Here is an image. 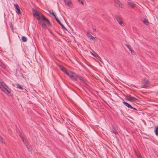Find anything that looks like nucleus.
<instances>
[{
  "instance_id": "9",
  "label": "nucleus",
  "mask_w": 158,
  "mask_h": 158,
  "mask_svg": "<svg viewBox=\"0 0 158 158\" xmlns=\"http://www.w3.org/2000/svg\"><path fill=\"white\" fill-rule=\"evenodd\" d=\"M114 2L118 4L119 6L122 8L123 7V5L122 3L118 0H114Z\"/></svg>"
},
{
  "instance_id": "21",
  "label": "nucleus",
  "mask_w": 158,
  "mask_h": 158,
  "mask_svg": "<svg viewBox=\"0 0 158 158\" xmlns=\"http://www.w3.org/2000/svg\"><path fill=\"white\" fill-rule=\"evenodd\" d=\"M0 65L3 68H4V69L6 68V66L3 64L2 62H1V64H0Z\"/></svg>"
},
{
  "instance_id": "2",
  "label": "nucleus",
  "mask_w": 158,
  "mask_h": 158,
  "mask_svg": "<svg viewBox=\"0 0 158 158\" xmlns=\"http://www.w3.org/2000/svg\"><path fill=\"white\" fill-rule=\"evenodd\" d=\"M37 19L39 23L40 24L43 28H45L46 27V24L44 23V21L47 22L49 26L51 25L48 19L43 15H42L41 16L38 17Z\"/></svg>"
},
{
  "instance_id": "17",
  "label": "nucleus",
  "mask_w": 158,
  "mask_h": 158,
  "mask_svg": "<svg viewBox=\"0 0 158 158\" xmlns=\"http://www.w3.org/2000/svg\"><path fill=\"white\" fill-rule=\"evenodd\" d=\"M112 132L115 135L118 134V132L116 131V129L114 127L112 128Z\"/></svg>"
},
{
  "instance_id": "28",
  "label": "nucleus",
  "mask_w": 158,
  "mask_h": 158,
  "mask_svg": "<svg viewBox=\"0 0 158 158\" xmlns=\"http://www.w3.org/2000/svg\"><path fill=\"white\" fill-rule=\"evenodd\" d=\"M22 140L23 142H24V143L26 142L25 141V139H24V138L23 137H22Z\"/></svg>"
},
{
  "instance_id": "30",
  "label": "nucleus",
  "mask_w": 158,
  "mask_h": 158,
  "mask_svg": "<svg viewBox=\"0 0 158 158\" xmlns=\"http://www.w3.org/2000/svg\"><path fill=\"white\" fill-rule=\"evenodd\" d=\"M82 5H83L84 4V3L82 1H81L80 2Z\"/></svg>"
},
{
  "instance_id": "33",
  "label": "nucleus",
  "mask_w": 158,
  "mask_h": 158,
  "mask_svg": "<svg viewBox=\"0 0 158 158\" xmlns=\"http://www.w3.org/2000/svg\"><path fill=\"white\" fill-rule=\"evenodd\" d=\"M77 0L80 2L81 1V0Z\"/></svg>"
},
{
  "instance_id": "3",
  "label": "nucleus",
  "mask_w": 158,
  "mask_h": 158,
  "mask_svg": "<svg viewBox=\"0 0 158 158\" xmlns=\"http://www.w3.org/2000/svg\"><path fill=\"white\" fill-rule=\"evenodd\" d=\"M0 89L5 93L9 94L10 92L8 89V88L2 80L0 79Z\"/></svg>"
},
{
  "instance_id": "27",
  "label": "nucleus",
  "mask_w": 158,
  "mask_h": 158,
  "mask_svg": "<svg viewBox=\"0 0 158 158\" xmlns=\"http://www.w3.org/2000/svg\"><path fill=\"white\" fill-rule=\"evenodd\" d=\"M0 141H1L2 143H3V139L1 136H0Z\"/></svg>"
},
{
  "instance_id": "26",
  "label": "nucleus",
  "mask_w": 158,
  "mask_h": 158,
  "mask_svg": "<svg viewBox=\"0 0 158 158\" xmlns=\"http://www.w3.org/2000/svg\"><path fill=\"white\" fill-rule=\"evenodd\" d=\"M131 51V53L132 55H134L135 54V52H134V51L133 50H132L131 49V51Z\"/></svg>"
},
{
  "instance_id": "16",
  "label": "nucleus",
  "mask_w": 158,
  "mask_h": 158,
  "mask_svg": "<svg viewBox=\"0 0 158 158\" xmlns=\"http://www.w3.org/2000/svg\"><path fill=\"white\" fill-rule=\"evenodd\" d=\"M22 40L23 42H25L27 40V38L25 36H23L22 37Z\"/></svg>"
},
{
  "instance_id": "25",
  "label": "nucleus",
  "mask_w": 158,
  "mask_h": 158,
  "mask_svg": "<svg viewBox=\"0 0 158 158\" xmlns=\"http://www.w3.org/2000/svg\"><path fill=\"white\" fill-rule=\"evenodd\" d=\"M52 13H51V14L54 17V18H55L56 16V15H55V14L53 13V11L52 10Z\"/></svg>"
},
{
  "instance_id": "10",
  "label": "nucleus",
  "mask_w": 158,
  "mask_h": 158,
  "mask_svg": "<svg viewBox=\"0 0 158 158\" xmlns=\"http://www.w3.org/2000/svg\"><path fill=\"white\" fill-rule=\"evenodd\" d=\"M15 6V7L16 10V12L17 14H20V10L19 8V7L18 4H15L14 5Z\"/></svg>"
},
{
  "instance_id": "23",
  "label": "nucleus",
  "mask_w": 158,
  "mask_h": 158,
  "mask_svg": "<svg viewBox=\"0 0 158 158\" xmlns=\"http://www.w3.org/2000/svg\"><path fill=\"white\" fill-rule=\"evenodd\" d=\"M91 54H92V55H93V56H94V57H98V59H100V58L99 57V56H98V55H97V56L96 55H94V53H93L92 52H90Z\"/></svg>"
},
{
  "instance_id": "5",
  "label": "nucleus",
  "mask_w": 158,
  "mask_h": 158,
  "mask_svg": "<svg viewBox=\"0 0 158 158\" xmlns=\"http://www.w3.org/2000/svg\"><path fill=\"white\" fill-rule=\"evenodd\" d=\"M58 66L60 68V70L62 71L64 73L67 75V74L69 73V71H68L66 68H65L63 66H61L60 65H59Z\"/></svg>"
},
{
  "instance_id": "6",
  "label": "nucleus",
  "mask_w": 158,
  "mask_h": 158,
  "mask_svg": "<svg viewBox=\"0 0 158 158\" xmlns=\"http://www.w3.org/2000/svg\"><path fill=\"white\" fill-rule=\"evenodd\" d=\"M150 82L148 80H147L144 84L141 86V88H146L149 86Z\"/></svg>"
},
{
  "instance_id": "4",
  "label": "nucleus",
  "mask_w": 158,
  "mask_h": 158,
  "mask_svg": "<svg viewBox=\"0 0 158 158\" xmlns=\"http://www.w3.org/2000/svg\"><path fill=\"white\" fill-rule=\"evenodd\" d=\"M126 99L129 101L135 102H136L138 101L137 99L133 97H128Z\"/></svg>"
},
{
  "instance_id": "8",
  "label": "nucleus",
  "mask_w": 158,
  "mask_h": 158,
  "mask_svg": "<svg viewBox=\"0 0 158 158\" xmlns=\"http://www.w3.org/2000/svg\"><path fill=\"white\" fill-rule=\"evenodd\" d=\"M32 12L33 15L34 17L35 16H38L39 17V16H40L39 15V13L34 9H32Z\"/></svg>"
},
{
  "instance_id": "22",
  "label": "nucleus",
  "mask_w": 158,
  "mask_h": 158,
  "mask_svg": "<svg viewBox=\"0 0 158 158\" xmlns=\"http://www.w3.org/2000/svg\"><path fill=\"white\" fill-rule=\"evenodd\" d=\"M24 144L26 145V147H27V148L28 149V150H29L30 148L28 144V143H27L26 142H24Z\"/></svg>"
},
{
  "instance_id": "14",
  "label": "nucleus",
  "mask_w": 158,
  "mask_h": 158,
  "mask_svg": "<svg viewBox=\"0 0 158 158\" xmlns=\"http://www.w3.org/2000/svg\"><path fill=\"white\" fill-rule=\"evenodd\" d=\"M89 37L90 40L92 39L94 40H97V38L96 37H94L91 35H89Z\"/></svg>"
},
{
  "instance_id": "32",
  "label": "nucleus",
  "mask_w": 158,
  "mask_h": 158,
  "mask_svg": "<svg viewBox=\"0 0 158 158\" xmlns=\"http://www.w3.org/2000/svg\"><path fill=\"white\" fill-rule=\"evenodd\" d=\"M131 109H134V110H136V109L135 108H134V107H133V108H132Z\"/></svg>"
},
{
  "instance_id": "7",
  "label": "nucleus",
  "mask_w": 158,
  "mask_h": 158,
  "mask_svg": "<svg viewBox=\"0 0 158 158\" xmlns=\"http://www.w3.org/2000/svg\"><path fill=\"white\" fill-rule=\"evenodd\" d=\"M116 19L117 21L118 22V23L121 26H123L124 25V24L123 21L121 20L120 17L118 16H116Z\"/></svg>"
},
{
  "instance_id": "1",
  "label": "nucleus",
  "mask_w": 158,
  "mask_h": 158,
  "mask_svg": "<svg viewBox=\"0 0 158 158\" xmlns=\"http://www.w3.org/2000/svg\"><path fill=\"white\" fill-rule=\"evenodd\" d=\"M72 80L74 81H77V79L79 78L81 80L83 83L87 84V81L83 78L82 77L80 76H78L74 72L71 71H69V73L67 75Z\"/></svg>"
},
{
  "instance_id": "31",
  "label": "nucleus",
  "mask_w": 158,
  "mask_h": 158,
  "mask_svg": "<svg viewBox=\"0 0 158 158\" xmlns=\"http://www.w3.org/2000/svg\"><path fill=\"white\" fill-rule=\"evenodd\" d=\"M49 13L51 14V13H52V10H49Z\"/></svg>"
},
{
  "instance_id": "18",
  "label": "nucleus",
  "mask_w": 158,
  "mask_h": 158,
  "mask_svg": "<svg viewBox=\"0 0 158 158\" xmlns=\"http://www.w3.org/2000/svg\"><path fill=\"white\" fill-rule=\"evenodd\" d=\"M17 88H18L19 89H23V87L21 85H19V84H17Z\"/></svg>"
},
{
  "instance_id": "12",
  "label": "nucleus",
  "mask_w": 158,
  "mask_h": 158,
  "mask_svg": "<svg viewBox=\"0 0 158 158\" xmlns=\"http://www.w3.org/2000/svg\"><path fill=\"white\" fill-rule=\"evenodd\" d=\"M123 103L125 106H126L129 108H133V107L131 105H130V104H129L127 102L123 101Z\"/></svg>"
},
{
  "instance_id": "24",
  "label": "nucleus",
  "mask_w": 158,
  "mask_h": 158,
  "mask_svg": "<svg viewBox=\"0 0 158 158\" xmlns=\"http://www.w3.org/2000/svg\"><path fill=\"white\" fill-rule=\"evenodd\" d=\"M125 45L128 48V49H129V50L130 51H131V48L130 46V45H127V44H125Z\"/></svg>"
},
{
  "instance_id": "20",
  "label": "nucleus",
  "mask_w": 158,
  "mask_h": 158,
  "mask_svg": "<svg viewBox=\"0 0 158 158\" xmlns=\"http://www.w3.org/2000/svg\"><path fill=\"white\" fill-rule=\"evenodd\" d=\"M65 3L66 5H69L71 4V2L70 1H68L67 2H65Z\"/></svg>"
},
{
  "instance_id": "34",
  "label": "nucleus",
  "mask_w": 158,
  "mask_h": 158,
  "mask_svg": "<svg viewBox=\"0 0 158 158\" xmlns=\"http://www.w3.org/2000/svg\"><path fill=\"white\" fill-rule=\"evenodd\" d=\"M151 1H152L153 0H151Z\"/></svg>"
},
{
  "instance_id": "13",
  "label": "nucleus",
  "mask_w": 158,
  "mask_h": 158,
  "mask_svg": "<svg viewBox=\"0 0 158 158\" xmlns=\"http://www.w3.org/2000/svg\"><path fill=\"white\" fill-rule=\"evenodd\" d=\"M128 4L132 8H134L136 5L134 3L132 2H128Z\"/></svg>"
},
{
  "instance_id": "15",
  "label": "nucleus",
  "mask_w": 158,
  "mask_h": 158,
  "mask_svg": "<svg viewBox=\"0 0 158 158\" xmlns=\"http://www.w3.org/2000/svg\"><path fill=\"white\" fill-rule=\"evenodd\" d=\"M158 126H155L154 132H155L156 135H158Z\"/></svg>"
},
{
  "instance_id": "11",
  "label": "nucleus",
  "mask_w": 158,
  "mask_h": 158,
  "mask_svg": "<svg viewBox=\"0 0 158 158\" xmlns=\"http://www.w3.org/2000/svg\"><path fill=\"white\" fill-rule=\"evenodd\" d=\"M55 19L58 23L64 29L66 30V28L64 27V25L61 23L60 21L56 17H55Z\"/></svg>"
},
{
  "instance_id": "29",
  "label": "nucleus",
  "mask_w": 158,
  "mask_h": 158,
  "mask_svg": "<svg viewBox=\"0 0 158 158\" xmlns=\"http://www.w3.org/2000/svg\"><path fill=\"white\" fill-rule=\"evenodd\" d=\"M87 35H88V37H89V35H90V33H89V31H88V32H87Z\"/></svg>"
},
{
  "instance_id": "19",
  "label": "nucleus",
  "mask_w": 158,
  "mask_h": 158,
  "mask_svg": "<svg viewBox=\"0 0 158 158\" xmlns=\"http://www.w3.org/2000/svg\"><path fill=\"white\" fill-rule=\"evenodd\" d=\"M143 22L144 24L145 25H148V22L147 20H144L143 21Z\"/></svg>"
}]
</instances>
